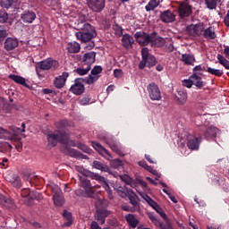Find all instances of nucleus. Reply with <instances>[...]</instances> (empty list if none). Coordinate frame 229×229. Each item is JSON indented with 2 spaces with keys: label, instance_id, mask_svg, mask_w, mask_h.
<instances>
[{
  "label": "nucleus",
  "instance_id": "nucleus-1",
  "mask_svg": "<svg viewBox=\"0 0 229 229\" xmlns=\"http://www.w3.org/2000/svg\"><path fill=\"white\" fill-rule=\"evenodd\" d=\"M67 126H69V121L67 120H62L59 123H55L57 131L47 135L49 146L55 148V146H56L58 142L64 144V146H66V148L69 146H76V143L74 141L69 140V133H67V131H65V128H67Z\"/></svg>",
  "mask_w": 229,
  "mask_h": 229
},
{
  "label": "nucleus",
  "instance_id": "nucleus-2",
  "mask_svg": "<svg viewBox=\"0 0 229 229\" xmlns=\"http://www.w3.org/2000/svg\"><path fill=\"white\" fill-rule=\"evenodd\" d=\"M75 169H76V171H78V173H81V174H82V176H88L89 178H91V180H96L97 182H99V183H102L105 191L108 194L109 199H114V195L112 194V190H110V186L108 185V181H106L105 177H103L94 172H90V171L83 168V166L78 165V166H75Z\"/></svg>",
  "mask_w": 229,
  "mask_h": 229
},
{
  "label": "nucleus",
  "instance_id": "nucleus-3",
  "mask_svg": "<svg viewBox=\"0 0 229 229\" xmlns=\"http://www.w3.org/2000/svg\"><path fill=\"white\" fill-rule=\"evenodd\" d=\"M92 147L101 157L106 158V160H109L111 167H114V169H119V167L123 166V161L120 159H112V155H110V152L105 148V147L101 146L99 143L96 141H92Z\"/></svg>",
  "mask_w": 229,
  "mask_h": 229
},
{
  "label": "nucleus",
  "instance_id": "nucleus-4",
  "mask_svg": "<svg viewBox=\"0 0 229 229\" xmlns=\"http://www.w3.org/2000/svg\"><path fill=\"white\" fill-rule=\"evenodd\" d=\"M75 37L81 42H90L96 37V30L90 23H84L81 30L75 33Z\"/></svg>",
  "mask_w": 229,
  "mask_h": 229
},
{
  "label": "nucleus",
  "instance_id": "nucleus-5",
  "mask_svg": "<svg viewBox=\"0 0 229 229\" xmlns=\"http://www.w3.org/2000/svg\"><path fill=\"white\" fill-rule=\"evenodd\" d=\"M79 180L80 186L84 189V191H81V190H76L75 194L77 196H85L90 198V196H92V189H94V186L90 183V181L87 179V176L79 175Z\"/></svg>",
  "mask_w": 229,
  "mask_h": 229
},
{
  "label": "nucleus",
  "instance_id": "nucleus-6",
  "mask_svg": "<svg viewBox=\"0 0 229 229\" xmlns=\"http://www.w3.org/2000/svg\"><path fill=\"white\" fill-rule=\"evenodd\" d=\"M21 128L22 129L12 126L10 128L12 132H10L3 127H0V139H4L5 140H13V137H17V135H19V133L21 131H26V123H21Z\"/></svg>",
  "mask_w": 229,
  "mask_h": 229
},
{
  "label": "nucleus",
  "instance_id": "nucleus-7",
  "mask_svg": "<svg viewBox=\"0 0 229 229\" xmlns=\"http://www.w3.org/2000/svg\"><path fill=\"white\" fill-rule=\"evenodd\" d=\"M47 187L48 191H51L53 192V199L54 203L56 207H62L64 205V194H62V190L58 185H56L55 182H50L49 184H47Z\"/></svg>",
  "mask_w": 229,
  "mask_h": 229
},
{
  "label": "nucleus",
  "instance_id": "nucleus-8",
  "mask_svg": "<svg viewBox=\"0 0 229 229\" xmlns=\"http://www.w3.org/2000/svg\"><path fill=\"white\" fill-rule=\"evenodd\" d=\"M140 196L152 208H154V210H156V212H157V214H159V216L164 219V221L167 220V215H165V212H164V210L161 209L160 206H158V204L155 200H153V199H151L145 193H141Z\"/></svg>",
  "mask_w": 229,
  "mask_h": 229
},
{
  "label": "nucleus",
  "instance_id": "nucleus-9",
  "mask_svg": "<svg viewBox=\"0 0 229 229\" xmlns=\"http://www.w3.org/2000/svg\"><path fill=\"white\" fill-rule=\"evenodd\" d=\"M59 65L58 61L53 60L52 58H47L38 63L37 69H41V71H49V69H52L55 71V69H58Z\"/></svg>",
  "mask_w": 229,
  "mask_h": 229
},
{
  "label": "nucleus",
  "instance_id": "nucleus-10",
  "mask_svg": "<svg viewBox=\"0 0 229 229\" xmlns=\"http://www.w3.org/2000/svg\"><path fill=\"white\" fill-rule=\"evenodd\" d=\"M147 90L148 96L152 101H160L162 99V95L160 94V88L155 82L148 84Z\"/></svg>",
  "mask_w": 229,
  "mask_h": 229
},
{
  "label": "nucleus",
  "instance_id": "nucleus-11",
  "mask_svg": "<svg viewBox=\"0 0 229 229\" xmlns=\"http://www.w3.org/2000/svg\"><path fill=\"white\" fill-rule=\"evenodd\" d=\"M96 207L97 213L95 215V217L100 225H105V219H106V217L110 216V211L106 210V208H105L99 207L98 204H96Z\"/></svg>",
  "mask_w": 229,
  "mask_h": 229
},
{
  "label": "nucleus",
  "instance_id": "nucleus-12",
  "mask_svg": "<svg viewBox=\"0 0 229 229\" xmlns=\"http://www.w3.org/2000/svg\"><path fill=\"white\" fill-rule=\"evenodd\" d=\"M87 3L93 12L99 13L105 9V0H87Z\"/></svg>",
  "mask_w": 229,
  "mask_h": 229
},
{
  "label": "nucleus",
  "instance_id": "nucleus-13",
  "mask_svg": "<svg viewBox=\"0 0 229 229\" xmlns=\"http://www.w3.org/2000/svg\"><path fill=\"white\" fill-rule=\"evenodd\" d=\"M188 33L192 37H199V35H203V31L205 30V24L199 23V24H191L187 28Z\"/></svg>",
  "mask_w": 229,
  "mask_h": 229
},
{
  "label": "nucleus",
  "instance_id": "nucleus-14",
  "mask_svg": "<svg viewBox=\"0 0 229 229\" xmlns=\"http://www.w3.org/2000/svg\"><path fill=\"white\" fill-rule=\"evenodd\" d=\"M134 37L140 46H148L151 42V36L146 32H136Z\"/></svg>",
  "mask_w": 229,
  "mask_h": 229
},
{
  "label": "nucleus",
  "instance_id": "nucleus-15",
  "mask_svg": "<svg viewBox=\"0 0 229 229\" xmlns=\"http://www.w3.org/2000/svg\"><path fill=\"white\" fill-rule=\"evenodd\" d=\"M178 12L181 17H189V15H191L192 11L189 3L185 1L179 4Z\"/></svg>",
  "mask_w": 229,
  "mask_h": 229
},
{
  "label": "nucleus",
  "instance_id": "nucleus-16",
  "mask_svg": "<svg viewBox=\"0 0 229 229\" xmlns=\"http://www.w3.org/2000/svg\"><path fill=\"white\" fill-rule=\"evenodd\" d=\"M21 19L23 22L31 24L37 19V14L33 11H25L21 13Z\"/></svg>",
  "mask_w": 229,
  "mask_h": 229
},
{
  "label": "nucleus",
  "instance_id": "nucleus-17",
  "mask_svg": "<svg viewBox=\"0 0 229 229\" xmlns=\"http://www.w3.org/2000/svg\"><path fill=\"white\" fill-rule=\"evenodd\" d=\"M81 60L82 64L89 65L90 67V65L96 62V53L89 52L85 54Z\"/></svg>",
  "mask_w": 229,
  "mask_h": 229
},
{
  "label": "nucleus",
  "instance_id": "nucleus-18",
  "mask_svg": "<svg viewBox=\"0 0 229 229\" xmlns=\"http://www.w3.org/2000/svg\"><path fill=\"white\" fill-rule=\"evenodd\" d=\"M188 143L187 146L189 149L194 150V149H199V139L189 134L188 137Z\"/></svg>",
  "mask_w": 229,
  "mask_h": 229
},
{
  "label": "nucleus",
  "instance_id": "nucleus-19",
  "mask_svg": "<svg viewBox=\"0 0 229 229\" xmlns=\"http://www.w3.org/2000/svg\"><path fill=\"white\" fill-rule=\"evenodd\" d=\"M19 46V40L15 38H7L4 41V49L6 51H13Z\"/></svg>",
  "mask_w": 229,
  "mask_h": 229
},
{
  "label": "nucleus",
  "instance_id": "nucleus-20",
  "mask_svg": "<svg viewBox=\"0 0 229 229\" xmlns=\"http://www.w3.org/2000/svg\"><path fill=\"white\" fill-rule=\"evenodd\" d=\"M67 78H69L68 72H63L62 75L55 78L54 84L56 89H62L65 85V81H67Z\"/></svg>",
  "mask_w": 229,
  "mask_h": 229
},
{
  "label": "nucleus",
  "instance_id": "nucleus-21",
  "mask_svg": "<svg viewBox=\"0 0 229 229\" xmlns=\"http://www.w3.org/2000/svg\"><path fill=\"white\" fill-rule=\"evenodd\" d=\"M113 187L121 198H126V196L131 194V190H128L126 187H123L119 183H115Z\"/></svg>",
  "mask_w": 229,
  "mask_h": 229
},
{
  "label": "nucleus",
  "instance_id": "nucleus-22",
  "mask_svg": "<svg viewBox=\"0 0 229 229\" xmlns=\"http://www.w3.org/2000/svg\"><path fill=\"white\" fill-rule=\"evenodd\" d=\"M70 90L72 92V94H75V96H80L85 92V86L80 81H75V83L71 87Z\"/></svg>",
  "mask_w": 229,
  "mask_h": 229
},
{
  "label": "nucleus",
  "instance_id": "nucleus-23",
  "mask_svg": "<svg viewBox=\"0 0 229 229\" xmlns=\"http://www.w3.org/2000/svg\"><path fill=\"white\" fill-rule=\"evenodd\" d=\"M175 100L178 105H185V103H187V91L183 89L177 90V93L175 94Z\"/></svg>",
  "mask_w": 229,
  "mask_h": 229
},
{
  "label": "nucleus",
  "instance_id": "nucleus-24",
  "mask_svg": "<svg viewBox=\"0 0 229 229\" xmlns=\"http://www.w3.org/2000/svg\"><path fill=\"white\" fill-rule=\"evenodd\" d=\"M141 55H142V60L140 61V63L139 64V69H144L146 67V61L148 60V58H149V56H152V55H150L149 49H148V47H143L141 49Z\"/></svg>",
  "mask_w": 229,
  "mask_h": 229
},
{
  "label": "nucleus",
  "instance_id": "nucleus-25",
  "mask_svg": "<svg viewBox=\"0 0 229 229\" xmlns=\"http://www.w3.org/2000/svg\"><path fill=\"white\" fill-rule=\"evenodd\" d=\"M133 42H135V40L129 34H125L122 38V44L126 49H130V47L133 46Z\"/></svg>",
  "mask_w": 229,
  "mask_h": 229
},
{
  "label": "nucleus",
  "instance_id": "nucleus-26",
  "mask_svg": "<svg viewBox=\"0 0 229 229\" xmlns=\"http://www.w3.org/2000/svg\"><path fill=\"white\" fill-rule=\"evenodd\" d=\"M66 49L68 53H80V49H81V46L80 45V43L73 41L66 45Z\"/></svg>",
  "mask_w": 229,
  "mask_h": 229
},
{
  "label": "nucleus",
  "instance_id": "nucleus-27",
  "mask_svg": "<svg viewBox=\"0 0 229 229\" xmlns=\"http://www.w3.org/2000/svg\"><path fill=\"white\" fill-rule=\"evenodd\" d=\"M202 35L204 38H207L208 40H214L216 38V30H214V28L208 27V29H204Z\"/></svg>",
  "mask_w": 229,
  "mask_h": 229
},
{
  "label": "nucleus",
  "instance_id": "nucleus-28",
  "mask_svg": "<svg viewBox=\"0 0 229 229\" xmlns=\"http://www.w3.org/2000/svg\"><path fill=\"white\" fill-rule=\"evenodd\" d=\"M125 219L128 225H130L131 228H137V225H139V219L135 217V215L133 214L125 215Z\"/></svg>",
  "mask_w": 229,
  "mask_h": 229
},
{
  "label": "nucleus",
  "instance_id": "nucleus-29",
  "mask_svg": "<svg viewBox=\"0 0 229 229\" xmlns=\"http://www.w3.org/2000/svg\"><path fill=\"white\" fill-rule=\"evenodd\" d=\"M219 133V130L215 126H210L208 128L204 133V137L206 139H212L213 137H216Z\"/></svg>",
  "mask_w": 229,
  "mask_h": 229
},
{
  "label": "nucleus",
  "instance_id": "nucleus-30",
  "mask_svg": "<svg viewBox=\"0 0 229 229\" xmlns=\"http://www.w3.org/2000/svg\"><path fill=\"white\" fill-rule=\"evenodd\" d=\"M106 143L113 151H114V153H117V155H123V150L121 149V146H119V143L108 140H106Z\"/></svg>",
  "mask_w": 229,
  "mask_h": 229
},
{
  "label": "nucleus",
  "instance_id": "nucleus-31",
  "mask_svg": "<svg viewBox=\"0 0 229 229\" xmlns=\"http://www.w3.org/2000/svg\"><path fill=\"white\" fill-rule=\"evenodd\" d=\"M161 21L163 22H173L174 21V14L171 11H165L161 14Z\"/></svg>",
  "mask_w": 229,
  "mask_h": 229
},
{
  "label": "nucleus",
  "instance_id": "nucleus-32",
  "mask_svg": "<svg viewBox=\"0 0 229 229\" xmlns=\"http://www.w3.org/2000/svg\"><path fill=\"white\" fill-rule=\"evenodd\" d=\"M182 62L185 64V65H192L194 62H196V58H194V55L190 54H183L181 58Z\"/></svg>",
  "mask_w": 229,
  "mask_h": 229
},
{
  "label": "nucleus",
  "instance_id": "nucleus-33",
  "mask_svg": "<svg viewBox=\"0 0 229 229\" xmlns=\"http://www.w3.org/2000/svg\"><path fill=\"white\" fill-rule=\"evenodd\" d=\"M191 80L195 87H198L199 89H201V87H203V81L201 80V77H199V75L193 73L191 76Z\"/></svg>",
  "mask_w": 229,
  "mask_h": 229
},
{
  "label": "nucleus",
  "instance_id": "nucleus-34",
  "mask_svg": "<svg viewBox=\"0 0 229 229\" xmlns=\"http://www.w3.org/2000/svg\"><path fill=\"white\" fill-rule=\"evenodd\" d=\"M129 195H131L130 201L132 205V208H131V212H137V211L140 210V207L139 206V201H137V199H135L134 194L131 193Z\"/></svg>",
  "mask_w": 229,
  "mask_h": 229
},
{
  "label": "nucleus",
  "instance_id": "nucleus-35",
  "mask_svg": "<svg viewBox=\"0 0 229 229\" xmlns=\"http://www.w3.org/2000/svg\"><path fill=\"white\" fill-rule=\"evenodd\" d=\"M89 71H90V66L82 64V66L80 68H77L75 70V72L79 74V76H85V74H89Z\"/></svg>",
  "mask_w": 229,
  "mask_h": 229
},
{
  "label": "nucleus",
  "instance_id": "nucleus-36",
  "mask_svg": "<svg viewBox=\"0 0 229 229\" xmlns=\"http://www.w3.org/2000/svg\"><path fill=\"white\" fill-rule=\"evenodd\" d=\"M9 78L10 80H13V81H14L15 83H19V85H24L25 87L27 86L26 79H24L23 77L15 74H11L9 75Z\"/></svg>",
  "mask_w": 229,
  "mask_h": 229
},
{
  "label": "nucleus",
  "instance_id": "nucleus-37",
  "mask_svg": "<svg viewBox=\"0 0 229 229\" xmlns=\"http://www.w3.org/2000/svg\"><path fill=\"white\" fill-rule=\"evenodd\" d=\"M151 45L154 46V47H162L163 46H165V39L157 37L155 39H151Z\"/></svg>",
  "mask_w": 229,
  "mask_h": 229
},
{
  "label": "nucleus",
  "instance_id": "nucleus-38",
  "mask_svg": "<svg viewBox=\"0 0 229 229\" xmlns=\"http://www.w3.org/2000/svg\"><path fill=\"white\" fill-rule=\"evenodd\" d=\"M63 216L64 217V219H66V222L63 225V226H71V225H72V215L71 214V212L64 210L63 213Z\"/></svg>",
  "mask_w": 229,
  "mask_h": 229
},
{
  "label": "nucleus",
  "instance_id": "nucleus-39",
  "mask_svg": "<svg viewBox=\"0 0 229 229\" xmlns=\"http://www.w3.org/2000/svg\"><path fill=\"white\" fill-rule=\"evenodd\" d=\"M206 72H208V74H212V76H217V77H221L224 74L223 70H219L212 67H208L206 70Z\"/></svg>",
  "mask_w": 229,
  "mask_h": 229
},
{
  "label": "nucleus",
  "instance_id": "nucleus-40",
  "mask_svg": "<svg viewBox=\"0 0 229 229\" xmlns=\"http://www.w3.org/2000/svg\"><path fill=\"white\" fill-rule=\"evenodd\" d=\"M93 167H95V169H98L99 171H103L104 173H108V171H110V168H108V166L103 165L99 161H94Z\"/></svg>",
  "mask_w": 229,
  "mask_h": 229
},
{
  "label": "nucleus",
  "instance_id": "nucleus-41",
  "mask_svg": "<svg viewBox=\"0 0 229 229\" xmlns=\"http://www.w3.org/2000/svg\"><path fill=\"white\" fill-rule=\"evenodd\" d=\"M13 149L12 145L6 141H0V153H8Z\"/></svg>",
  "mask_w": 229,
  "mask_h": 229
},
{
  "label": "nucleus",
  "instance_id": "nucleus-42",
  "mask_svg": "<svg viewBox=\"0 0 229 229\" xmlns=\"http://www.w3.org/2000/svg\"><path fill=\"white\" fill-rule=\"evenodd\" d=\"M216 58L218 60V64H220V65H223V67H225V69L229 70V61L225 58V56L221 55V54H218L216 55Z\"/></svg>",
  "mask_w": 229,
  "mask_h": 229
},
{
  "label": "nucleus",
  "instance_id": "nucleus-43",
  "mask_svg": "<svg viewBox=\"0 0 229 229\" xmlns=\"http://www.w3.org/2000/svg\"><path fill=\"white\" fill-rule=\"evenodd\" d=\"M42 194H40V192L38 191H31L30 194V200L27 201V205L31 206L32 203L31 201H33V199H37L38 201H40V199H42Z\"/></svg>",
  "mask_w": 229,
  "mask_h": 229
},
{
  "label": "nucleus",
  "instance_id": "nucleus-44",
  "mask_svg": "<svg viewBox=\"0 0 229 229\" xmlns=\"http://www.w3.org/2000/svg\"><path fill=\"white\" fill-rule=\"evenodd\" d=\"M31 190L30 189H23L21 190V197H23L25 199H24V202L27 204L28 201L30 200L31 199Z\"/></svg>",
  "mask_w": 229,
  "mask_h": 229
},
{
  "label": "nucleus",
  "instance_id": "nucleus-45",
  "mask_svg": "<svg viewBox=\"0 0 229 229\" xmlns=\"http://www.w3.org/2000/svg\"><path fill=\"white\" fill-rule=\"evenodd\" d=\"M157 6H158V2L157 0H150L145 8L147 12H151V10H155Z\"/></svg>",
  "mask_w": 229,
  "mask_h": 229
},
{
  "label": "nucleus",
  "instance_id": "nucleus-46",
  "mask_svg": "<svg viewBox=\"0 0 229 229\" xmlns=\"http://www.w3.org/2000/svg\"><path fill=\"white\" fill-rule=\"evenodd\" d=\"M98 80H99V75H95L91 73L86 79V83L88 85H92V83H95V81H98Z\"/></svg>",
  "mask_w": 229,
  "mask_h": 229
},
{
  "label": "nucleus",
  "instance_id": "nucleus-47",
  "mask_svg": "<svg viewBox=\"0 0 229 229\" xmlns=\"http://www.w3.org/2000/svg\"><path fill=\"white\" fill-rule=\"evenodd\" d=\"M205 4L208 10H215L216 6H217V0H205Z\"/></svg>",
  "mask_w": 229,
  "mask_h": 229
},
{
  "label": "nucleus",
  "instance_id": "nucleus-48",
  "mask_svg": "<svg viewBox=\"0 0 229 229\" xmlns=\"http://www.w3.org/2000/svg\"><path fill=\"white\" fill-rule=\"evenodd\" d=\"M67 154L73 158H78L81 157L80 152L74 148H67Z\"/></svg>",
  "mask_w": 229,
  "mask_h": 229
},
{
  "label": "nucleus",
  "instance_id": "nucleus-49",
  "mask_svg": "<svg viewBox=\"0 0 229 229\" xmlns=\"http://www.w3.org/2000/svg\"><path fill=\"white\" fill-rule=\"evenodd\" d=\"M2 8H10L13 4V0H0Z\"/></svg>",
  "mask_w": 229,
  "mask_h": 229
},
{
  "label": "nucleus",
  "instance_id": "nucleus-50",
  "mask_svg": "<svg viewBox=\"0 0 229 229\" xmlns=\"http://www.w3.org/2000/svg\"><path fill=\"white\" fill-rule=\"evenodd\" d=\"M161 229H173V226L171 225V222H169V219L165 220V223L160 222V225H158Z\"/></svg>",
  "mask_w": 229,
  "mask_h": 229
},
{
  "label": "nucleus",
  "instance_id": "nucleus-51",
  "mask_svg": "<svg viewBox=\"0 0 229 229\" xmlns=\"http://www.w3.org/2000/svg\"><path fill=\"white\" fill-rule=\"evenodd\" d=\"M12 185H13V187L19 188L21 187V177L14 175L13 180L10 181Z\"/></svg>",
  "mask_w": 229,
  "mask_h": 229
},
{
  "label": "nucleus",
  "instance_id": "nucleus-52",
  "mask_svg": "<svg viewBox=\"0 0 229 229\" xmlns=\"http://www.w3.org/2000/svg\"><path fill=\"white\" fill-rule=\"evenodd\" d=\"M155 64H157V59L153 55L148 56V59L146 60V65L148 67H153Z\"/></svg>",
  "mask_w": 229,
  "mask_h": 229
},
{
  "label": "nucleus",
  "instance_id": "nucleus-53",
  "mask_svg": "<svg viewBox=\"0 0 229 229\" xmlns=\"http://www.w3.org/2000/svg\"><path fill=\"white\" fill-rule=\"evenodd\" d=\"M8 21V13L5 11H0V22L4 23Z\"/></svg>",
  "mask_w": 229,
  "mask_h": 229
},
{
  "label": "nucleus",
  "instance_id": "nucleus-54",
  "mask_svg": "<svg viewBox=\"0 0 229 229\" xmlns=\"http://www.w3.org/2000/svg\"><path fill=\"white\" fill-rule=\"evenodd\" d=\"M148 217L156 226H158V225H160V220H158L157 217L153 215V213H149Z\"/></svg>",
  "mask_w": 229,
  "mask_h": 229
},
{
  "label": "nucleus",
  "instance_id": "nucleus-55",
  "mask_svg": "<svg viewBox=\"0 0 229 229\" xmlns=\"http://www.w3.org/2000/svg\"><path fill=\"white\" fill-rule=\"evenodd\" d=\"M101 72H103V67H101V66H95L91 70V74H95L96 76H99V74H101Z\"/></svg>",
  "mask_w": 229,
  "mask_h": 229
},
{
  "label": "nucleus",
  "instance_id": "nucleus-56",
  "mask_svg": "<svg viewBox=\"0 0 229 229\" xmlns=\"http://www.w3.org/2000/svg\"><path fill=\"white\" fill-rule=\"evenodd\" d=\"M163 192H165V194H167V196L169 197L171 201H173V203H178V200H176V197H174V195L171 194V192H169V191H167V189L164 188Z\"/></svg>",
  "mask_w": 229,
  "mask_h": 229
},
{
  "label": "nucleus",
  "instance_id": "nucleus-57",
  "mask_svg": "<svg viewBox=\"0 0 229 229\" xmlns=\"http://www.w3.org/2000/svg\"><path fill=\"white\" fill-rule=\"evenodd\" d=\"M113 30L115 32V35H117L118 37L123 36V28H121V26L115 24L113 27Z\"/></svg>",
  "mask_w": 229,
  "mask_h": 229
},
{
  "label": "nucleus",
  "instance_id": "nucleus-58",
  "mask_svg": "<svg viewBox=\"0 0 229 229\" xmlns=\"http://www.w3.org/2000/svg\"><path fill=\"white\" fill-rule=\"evenodd\" d=\"M182 85L183 87H187V89H191V87H192L193 83H192V79H190L189 80H184L182 81Z\"/></svg>",
  "mask_w": 229,
  "mask_h": 229
},
{
  "label": "nucleus",
  "instance_id": "nucleus-59",
  "mask_svg": "<svg viewBox=\"0 0 229 229\" xmlns=\"http://www.w3.org/2000/svg\"><path fill=\"white\" fill-rule=\"evenodd\" d=\"M78 148L79 149H81V151H84V153H90V148L84 144L80 143Z\"/></svg>",
  "mask_w": 229,
  "mask_h": 229
},
{
  "label": "nucleus",
  "instance_id": "nucleus-60",
  "mask_svg": "<svg viewBox=\"0 0 229 229\" xmlns=\"http://www.w3.org/2000/svg\"><path fill=\"white\" fill-rule=\"evenodd\" d=\"M8 36V32L4 30V27L0 25V38H4Z\"/></svg>",
  "mask_w": 229,
  "mask_h": 229
},
{
  "label": "nucleus",
  "instance_id": "nucleus-61",
  "mask_svg": "<svg viewBox=\"0 0 229 229\" xmlns=\"http://www.w3.org/2000/svg\"><path fill=\"white\" fill-rule=\"evenodd\" d=\"M114 78H123V70L115 69L114 71Z\"/></svg>",
  "mask_w": 229,
  "mask_h": 229
},
{
  "label": "nucleus",
  "instance_id": "nucleus-62",
  "mask_svg": "<svg viewBox=\"0 0 229 229\" xmlns=\"http://www.w3.org/2000/svg\"><path fill=\"white\" fill-rule=\"evenodd\" d=\"M121 180H123V182H125V183L128 184L131 183L132 182V179L128 175L121 176Z\"/></svg>",
  "mask_w": 229,
  "mask_h": 229
},
{
  "label": "nucleus",
  "instance_id": "nucleus-63",
  "mask_svg": "<svg viewBox=\"0 0 229 229\" xmlns=\"http://www.w3.org/2000/svg\"><path fill=\"white\" fill-rule=\"evenodd\" d=\"M224 22L225 26L229 27V10L227 11L225 18H224Z\"/></svg>",
  "mask_w": 229,
  "mask_h": 229
},
{
  "label": "nucleus",
  "instance_id": "nucleus-64",
  "mask_svg": "<svg viewBox=\"0 0 229 229\" xmlns=\"http://www.w3.org/2000/svg\"><path fill=\"white\" fill-rule=\"evenodd\" d=\"M90 229H101V226H99L98 222L94 221L90 225Z\"/></svg>",
  "mask_w": 229,
  "mask_h": 229
}]
</instances>
